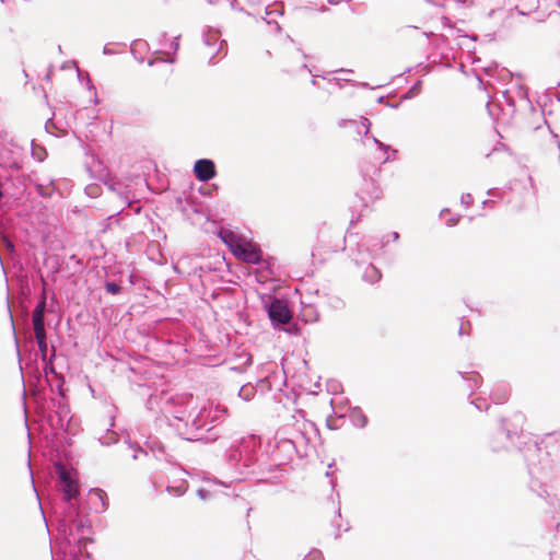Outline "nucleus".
<instances>
[{
  "instance_id": "2",
  "label": "nucleus",
  "mask_w": 560,
  "mask_h": 560,
  "mask_svg": "<svg viewBox=\"0 0 560 560\" xmlns=\"http://www.w3.org/2000/svg\"><path fill=\"white\" fill-rule=\"evenodd\" d=\"M46 302L45 300L40 301L33 312V327L35 332V338L37 340L38 347L42 351H45L47 348L46 343V331L44 326V313H45Z\"/></svg>"
},
{
  "instance_id": "5",
  "label": "nucleus",
  "mask_w": 560,
  "mask_h": 560,
  "mask_svg": "<svg viewBox=\"0 0 560 560\" xmlns=\"http://www.w3.org/2000/svg\"><path fill=\"white\" fill-rule=\"evenodd\" d=\"M60 482H61V489L65 494V498L67 501L75 498L79 493L78 485L74 480L71 479L70 475L62 470L60 472Z\"/></svg>"
},
{
  "instance_id": "4",
  "label": "nucleus",
  "mask_w": 560,
  "mask_h": 560,
  "mask_svg": "<svg viewBox=\"0 0 560 560\" xmlns=\"http://www.w3.org/2000/svg\"><path fill=\"white\" fill-rule=\"evenodd\" d=\"M194 173L198 180L208 182L212 179L217 174L215 165L211 160L208 159L198 160L194 165Z\"/></svg>"
},
{
  "instance_id": "1",
  "label": "nucleus",
  "mask_w": 560,
  "mask_h": 560,
  "mask_svg": "<svg viewBox=\"0 0 560 560\" xmlns=\"http://www.w3.org/2000/svg\"><path fill=\"white\" fill-rule=\"evenodd\" d=\"M237 259L246 264H258L262 259V252L258 245L250 241L243 240L238 247L232 253Z\"/></svg>"
},
{
  "instance_id": "9",
  "label": "nucleus",
  "mask_w": 560,
  "mask_h": 560,
  "mask_svg": "<svg viewBox=\"0 0 560 560\" xmlns=\"http://www.w3.org/2000/svg\"><path fill=\"white\" fill-rule=\"evenodd\" d=\"M345 248H346V237H343V240H342V246H341V248H340V249H341V250H345Z\"/></svg>"
},
{
  "instance_id": "6",
  "label": "nucleus",
  "mask_w": 560,
  "mask_h": 560,
  "mask_svg": "<svg viewBox=\"0 0 560 560\" xmlns=\"http://www.w3.org/2000/svg\"><path fill=\"white\" fill-rule=\"evenodd\" d=\"M220 237L232 253L238 247L240 243L244 240V237L238 236L237 234L230 230H222L220 232Z\"/></svg>"
},
{
  "instance_id": "8",
  "label": "nucleus",
  "mask_w": 560,
  "mask_h": 560,
  "mask_svg": "<svg viewBox=\"0 0 560 560\" xmlns=\"http://www.w3.org/2000/svg\"><path fill=\"white\" fill-rule=\"evenodd\" d=\"M106 289L108 292L113 293V294H116L119 292L120 288L118 284L116 283H113V282H109L106 284Z\"/></svg>"
},
{
  "instance_id": "3",
  "label": "nucleus",
  "mask_w": 560,
  "mask_h": 560,
  "mask_svg": "<svg viewBox=\"0 0 560 560\" xmlns=\"http://www.w3.org/2000/svg\"><path fill=\"white\" fill-rule=\"evenodd\" d=\"M269 317L280 324H288L291 320V313L282 300H275L269 306Z\"/></svg>"
},
{
  "instance_id": "7",
  "label": "nucleus",
  "mask_w": 560,
  "mask_h": 560,
  "mask_svg": "<svg viewBox=\"0 0 560 560\" xmlns=\"http://www.w3.org/2000/svg\"><path fill=\"white\" fill-rule=\"evenodd\" d=\"M89 497L91 500H98L100 503H101V509L102 510H105L107 508V502H106V494L103 490L101 489H92L89 493Z\"/></svg>"
}]
</instances>
